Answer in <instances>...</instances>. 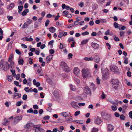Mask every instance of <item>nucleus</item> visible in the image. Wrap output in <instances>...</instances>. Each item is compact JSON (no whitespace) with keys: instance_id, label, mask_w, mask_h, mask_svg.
<instances>
[{"instance_id":"f257e3e1","label":"nucleus","mask_w":132,"mask_h":132,"mask_svg":"<svg viewBox=\"0 0 132 132\" xmlns=\"http://www.w3.org/2000/svg\"><path fill=\"white\" fill-rule=\"evenodd\" d=\"M9 65L7 62H5L2 60L0 63V69L3 71H6L9 68Z\"/></svg>"},{"instance_id":"f03ea898","label":"nucleus","mask_w":132,"mask_h":132,"mask_svg":"<svg viewBox=\"0 0 132 132\" xmlns=\"http://www.w3.org/2000/svg\"><path fill=\"white\" fill-rule=\"evenodd\" d=\"M82 72L83 77L84 78H85L87 76H91L90 71L87 69H82Z\"/></svg>"},{"instance_id":"7ed1b4c3","label":"nucleus","mask_w":132,"mask_h":132,"mask_svg":"<svg viewBox=\"0 0 132 132\" xmlns=\"http://www.w3.org/2000/svg\"><path fill=\"white\" fill-rule=\"evenodd\" d=\"M61 66L63 70L66 72H69L70 71V68L68 66L67 64L64 62H61Z\"/></svg>"},{"instance_id":"20e7f679","label":"nucleus","mask_w":132,"mask_h":132,"mask_svg":"<svg viewBox=\"0 0 132 132\" xmlns=\"http://www.w3.org/2000/svg\"><path fill=\"white\" fill-rule=\"evenodd\" d=\"M109 71L108 69L107 68H105L102 71L103 78L105 80H106L108 78L109 73Z\"/></svg>"},{"instance_id":"39448f33","label":"nucleus","mask_w":132,"mask_h":132,"mask_svg":"<svg viewBox=\"0 0 132 132\" xmlns=\"http://www.w3.org/2000/svg\"><path fill=\"white\" fill-rule=\"evenodd\" d=\"M41 125H34V128H35V132H45L44 129L40 127Z\"/></svg>"},{"instance_id":"423d86ee","label":"nucleus","mask_w":132,"mask_h":132,"mask_svg":"<svg viewBox=\"0 0 132 132\" xmlns=\"http://www.w3.org/2000/svg\"><path fill=\"white\" fill-rule=\"evenodd\" d=\"M112 86L115 89H117L119 84V82L117 79H113L112 81Z\"/></svg>"},{"instance_id":"0eeeda50","label":"nucleus","mask_w":132,"mask_h":132,"mask_svg":"<svg viewBox=\"0 0 132 132\" xmlns=\"http://www.w3.org/2000/svg\"><path fill=\"white\" fill-rule=\"evenodd\" d=\"M22 118L21 116H19L15 117L13 120V125L16 124L19 121L21 120Z\"/></svg>"},{"instance_id":"6e6552de","label":"nucleus","mask_w":132,"mask_h":132,"mask_svg":"<svg viewBox=\"0 0 132 132\" xmlns=\"http://www.w3.org/2000/svg\"><path fill=\"white\" fill-rule=\"evenodd\" d=\"M107 130L110 132H111L114 130V126L111 124H109L107 125Z\"/></svg>"},{"instance_id":"1a4fd4ad","label":"nucleus","mask_w":132,"mask_h":132,"mask_svg":"<svg viewBox=\"0 0 132 132\" xmlns=\"http://www.w3.org/2000/svg\"><path fill=\"white\" fill-rule=\"evenodd\" d=\"M103 121L102 120L100 117H97L95 119L94 122L97 124H100Z\"/></svg>"},{"instance_id":"9d476101","label":"nucleus","mask_w":132,"mask_h":132,"mask_svg":"<svg viewBox=\"0 0 132 132\" xmlns=\"http://www.w3.org/2000/svg\"><path fill=\"white\" fill-rule=\"evenodd\" d=\"M110 69L112 72L116 73H118L119 72L118 68L116 66H113L111 67Z\"/></svg>"},{"instance_id":"9b49d317","label":"nucleus","mask_w":132,"mask_h":132,"mask_svg":"<svg viewBox=\"0 0 132 132\" xmlns=\"http://www.w3.org/2000/svg\"><path fill=\"white\" fill-rule=\"evenodd\" d=\"M93 58V60L96 63H98L100 61L101 57L100 56L96 55H95V57Z\"/></svg>"},{"instance_id":"f8f14e48","label":"nucleus","mask_w":132,"mask_h":132,"mask_svg":"<svg viewBox=\"0 0 132 132\" xmlns=\"http://www.w3.org/2000/svg\"><path fill=\"white\" fill-rule=\"evenodd\" d=\"M73 72L76 76H78L80 73V70L78 67L74 68Z\"/></svg>"},{"instance_id":"ddd939ff","label":"nucleus","mask_w":132,"mask_h":132,"mask_svg":"<svg viewBox=\"0 0 132 132\" xmlns=\"http://www.w3.org/2000/svg\"><path fill=\"white\" fill-rule=\"evenodd\" d=\"M91 46L93 48L96 49H98L99 47V44L93 42L91 43Z\"/></svg>"},{"instance_id":"4468645a","label":"nucleus","mask_w":132,"mask_h":132,"mask_svg":"<svg viewBox=\"0 0 132 132\" xmlns=\"http://www.w3.org/2000/svg\"><path fill=\"white\" fill-rule=\"evenodd\" d=\"M13 118V117L12 116L9 118V119H4V121L3 122V124L4 125H5L6 124L8 125L10 122V120H9V119Z\"/></svg>"},{"instance_id":"2eb2a0df","label":"nucleus","mask_w":132,"mask_h":132,"mask_svg":"<svg viewBox=\"0 0 132 132\" xmlns=\"http://www.w3.org/2000/svg\"><path fill=\"white\" fill-rule=\"evenodd\" d=\"M21 95L20 94L15 93L14 95L13 96V99L19 98L21 97Z\"/></svg>"},{"instance_id":"dca6fc26","label":"nucleus","mask_w":132,"mask_h":132,"mask_svg":"<svg viewBox=\"0 0 132 132\" xmlns=\"http://www.w3.org/2000/svg\"><path fill=\"white\" fill-rule=\"evenodd\" d=\"M38 66V67L36 69L37 70V72L38 73L39 75V76H40L43 75V74L42 72V69H41L40 66Z\"/></svg>"},{"instance_id":"f3484780","label":"nucleus","mask_w":132,"mask_h":132,"mask_svg":"<svg viewBox=\"0 0 132 132\" xmlns=\"http://www.w3.org/2000/svg\"><path fill=\"white\" fill-rule=\"evenodd\" d=\"M53 55H50L47 56L46 58V62L47 63L49 62L53 58Z\"/></svg>"},{"instance_id":"a211bd4d","label":"nucleus","mask_w":132,"mask_h":132,"mask_svg":"<svg viewBox=\"0 0 132 132\" xmlns=\"http://www.w3.org/2000/svg\"><path fill=\"white\" fill-rule=\"evenodd\" d=\"M23 39L24 40L29 41H31L33 40L32 38H31V37L30 36H29L27 37L23 38Z\"/></svg>"},{"instance_id":"6ab92c4d","label":"nucleus","mask_w":132,"mask_h":132,"mask_svg":"<svg viewBox=\"0 0 132 132\" xmlns=\"http://www.w3.org/2000/svg\"><path fill=\"white\" fill-rule=\"evenodd\" d=\"M71 104L72 106L75 108L77 109L79 108L76 102H72L71 103Z\"/></svg>"},{"instance_id":"aec40b11","label":"nucleus","mask_w":132,"mask_h":132,"mask_svg":"<svg viewBox=\"0 0 132 132\" xmlns=\"http://www.w3.org/2000/svg\"><path fill=\"white\" fill-rule=\"evenodd\" d=\"M60 115L64 117H67L68 116V114L67 112H63L60 113Z\"/></svg>"},{"instance_id":"412c9836","label":"nucleus","mask_w":132,"mask_h":132,"mask_svg":"<svg viewBox=\"0 0 132 132\" xmlns=\"http://www.w3.org/2000/svg\"><path fill=\"white\" fill-rule=\"evenodd\" d=\"M14 7V4L13 3H12L9 5L8 6L7 8V9L11 10Z\"/></svg>"},{"instance_id":"4be33fe9","label":"nucleus","mask_w":132,"mask_h":132,"mask_svg":"<svg viewBox=\"0 0 132 132\" xmlns=\"http://www.w3.org/2000/svg\"><path fill=\"white\" fill-rule=\"evenodd\" d=\"M40 84L39 82H37L36 80L35 79H34V85L36 86L37 87L39 86L40 85Z\"/></svg>"},{"instance_id":"5701e85b","label":"nucleus","mask_w":132,"mask_h":132,"mask_svg":"<svg viewBox=\"0 0 132 132\" xmlns=\"http://www.w3.org/2000/svg\"><path fill=\"white\" fill-rule=\"evenodd\" d=\"M49 30L50 32L52 33H54L55 32L56 29L54 27H51L49 28Z\"/></svg>"},{"instance_id":"b1692460","label":"nucleus","mask_w":132,"mask_h":132,"mask_svg":"<svg viewBox=\"0 0 132 132\" xmlns=\"http://www.w3.org/2000/svg\"><path fill=\"white\" fill-rule=\"evenodd\" d=\"M84 60L86 61H92L93 60L94 58L92 57H85L84 58Z\"/></svg>"},{"instance_id":"393cba45","label":"nucleus","mask_w":132,"mask_h":132,"mask_svg":"<svg viewBox=\"0 0 132 132\" xmlns=\"http://www.w3.org/2000/svg\"><path fill=\"white\" fill-rule=\"evenodd\" d=\"M24 62V61L21 58L20 59H19L18 60V64L19 65H23Z\"/></svg>"},{"instance_id":"a878e982","label":"nucleus","mask_w":132,"mask_h":132,"mask_svg":"<svg viewBox=\"0 0 132 132\" xmlns=\"http://www.w3.org/2000/svg\"><path fill=\"white\" fill-rule=\"evenodd\" d=\"M85 89L86 90V91L87 92V93H88L89 94H90V90L89 88V87L88 86H86L85 87Z\"/></svg>"},{"instance_id":"bb28decb","label":"nucleus","mask_w":132,"mask_h":132,"mask_svg":"<svg viewBox=\"0 0 132 132\" xmlns=\"http://www.w3.org/2000/svg\"><path fill=\"white\" fill-rule=\"evenodd\" d=\"M31 123H28L24 126V128L25 129H28L31 126Z\"/></svg>"},{"instance_id":"cd10ccee","label":"nucleus","mask_w":132,"mask_h":132,"mask_svg":"<svg viewBox=\"0 0 132 132\" xmlns=\"http://www.w3.org/2000/svg\"><path fill=\"white\" fill-rule=\"evenodd\" d=\"M40 24V23L39 22H38V21H35V22L34 24L35 28H37Z\"/></svg>"},{"instance_id":"c85d7f7f","label":"nucleus","mask_w":132,"mask_h":132,"mask_svg":"<svg viewBox=\"0 0 132 132\" xmlns=\"http://www.w3.org/2000/svg\"><path fill=\"white\" fill-rule=\"evenodd\" d=\"M13 55L12 54H11L10 55L8 59V61L9 62H11L12 61V59L13 58Z\"/></svg>"},{"instance_id":"c756f323","label":"nucleus","mask_w":132,"mask_h":132,"mask_svg":"<svg viewBox=\"0 0 132 132\" xmlns=\"http://www.w3.org/2000/svg\"><path fill=\"white\" fill-rule=\"evenodd\" d=\"M88 40L86 39L84 40L81 42V45H83L86 44L88 41Z\"/></svg>"},{"instance_id":"7c9ffc66","label":"nucleus","mask_w":132,"mask_h":132,"mask_svg":"<svg viewBox=\"0 0 132 132\" xmlns=\"http://www.w3.org/2000/svg\"><path fill=\"white\" fill-rule=\"evenodd\" d=\"M74 40L75 39L74 38L72 37H71L69 38L68 40V43H70L71 42H74Z\"/></svg>"},{"instance_id":"2f4dec72","label":"nucleus","mask_w":132,"mask_h":132,"mask_svg":"<svg viewBox=\"0 0 132 132\" xmlns=\"http://www.w3.org/2000/svg\"><path fill=\"white\" fill-rule=\"evenodd\" d=\"M28 12V9H25L22 13V15L23 16L25 15Z\"/></svg>"},{"instance_id":"473e14b6","label":"nucleus","mask_w":132,"mask_h":132,"mask_svg":"<svg viewBox=\"0 0 132 132\" xmlns=\"http://www.w3.org/2000/svg\"><path fill=\"white\" fill-rule=\"evenodd\" d=\"M73 122H76L78 123L82 124L83 122L82 120H75Z\"/></svg>"},{"instance_id":"72a5a7b5","label":"nucleus","mask_w":132,"mask_h":132,"mask_svg":"<svg viewBox=\"0 0 132 132\" xmlns=\"http://www.w3.org/2000/svg\"><path fill=\"white\" fill-rule=\"evenodd\" d=\"M98 129L95 128H93L91 130V132H98Z\"/></svg>"},{"instance_id":"f704fd0d","label":"nucleus","mask_w":132,"mask_h":132,"mask_svg":"<svg viewBox=\"0 0 132 132\" xmlns=\"http://www.w3.org/2000/svg\"><path fill=\"white\" fill-rule=\"evenodd\" d=\"M70 87L72 91H75L76 90V89L74 86H73L72 85H70Z\"/></svg>"},{"instance_id":"c9c22d12","label":"nucleus","mask_w":132,"mask_h":132,"mask_svg":"<svg viewBox=\"0 0 132 132\" xmlns=\"http://www.w3.org/2000/svg\"><path fill=\"white\" fill-rule=\"evenodd\" d=\"M112 110L114 111H116L117 109V107L115 105H112L111 106Z\"/></svg>"},{"instance_id":"e433bc0d","label":"nucleus","mask_w":132,"mask_h":132,"mask_svg":"<svg viewBox=\"0 0 132 132\" xmlns=\"http://www.w3.org/2000/svg\"><path fill=\"white\" fill-rule=\"evenodd\" d=\"M104 118L106 120H108L109 118H110V114H107L105 116H104Z\"/></svg>"},{"instance_id":"4c0bfd02","label":"nucleus","mask_w":132,"mask_h":132,"mask_svg":"<svg viewBox=\"0 0 132 132\" xmlns=\"http://www.w3.org/2000/svg\"><path fill=\"white\" fill-rule=\"evenodd\" d=\"M13 77L12 76H9L8 77V80L9 81H11L13 79Z\"/></svg>"},{"instance_id":"58836bf2","label":"nucleus","mask_w":132,"mask_h":132,"mask_svg":"<svg viewBox=\"0 0 132 132\" xmlns=\"http://www.w3.org/2000/svg\"><path fill=\"white\" fill-rule=\"evenodd\" d=\"M35 51V53L37 55H39V51L38 50H36L35 49V48H34V52Z\"/></svg>"},{"instance_id":"ea45409f","label":"nucleus","mask_w":132,"mask_h":132,"mask_svg":"<svg viewBox=\"0 0 132 132\" xmlns=\"http://www.w3.org/2000/svg\"><path fill=\"white\" fill-rule=\"evenodd\" d=\"M119 116L120 119L121 120H124L125 118V116L123 114Z\"/></svg>"},{"instance_id":"a19ab883","label":"nucleus","mask_w":132,"mask_h":132,"mask_svg":"<svg viewBox=\"0 0 132 132\" xmlns=\"http://www.w3.org/2000/svg\"><path fill=\"white\" fill-rule=\"evenodd\" d=\"M53 94L55 96H58L59 95V93L57 91L55 90L54 91Z\"/></svg>"},{"instance_id":"79ce46f5","label":"nucleus","mask_w":132,"mask_h":132,"mask_svg":"<svg viewBox=\"0 0 132 132\" xmlns=\"http://www.w3.org/2000/svg\"><path fill=\"white\" fill-rule=\"evenodd\" d=\"M101 96V97L102 99H104L106 97L105 95L103 92H102V95Z\"/></svg>"},{"instance_id":"37998d69","label":"nucleus","mask_w":132,"mask_h":132,"mask_svg":"<svg viewBox=\"0 0 132 132\" xmlns=\"http://www.w3.org/2000/svg\"><path fill=\"white\" fill-rule=\"evenodd\" d=\"M28 26V24L26 23V22L24 23L23 24V25L22 27V28L23 29H24L27 27Z\"/></svg>"},{"instance_id":"c03bdc74","label":"nucleus","mask_w":132,"mask_h":132,"mask_svg":"<svg viewBox=\"0 0 132 132\" xmlns=\"http://www.w3.org/2000/svg\"><path fill=\"white\" fill-rule=\"evenodd\" d=\"M23 103L22 101H18L16 102V105L17 106H20L22 103Z\"/></svg>"},{"instance_id":"a18cd8bd","label":"nucleus","mask_w":132,"mask_h":132,"mask_svg":"<svg viewBox=\"0 0 132 132\" xmlns=\"http://www.w3.org/2000/svg\"><path fill=\"white\" fill-rule=\"evenodd\" d=\"M105 0H96L97 1L99 4H102Z\"/></svg>"},{"instance_id":"49530a36","label":"nucleus","mask_w":132,"mask_h":132,"mask_svg":"<svg viewBox=\"0 0 132 132\" xmlns=\"http://www.w3.org/2000/svg\"><path fill=\"white\" fill-rule=\"evenodd\" d=\"M49 22H50V21L49 20H46V21L45 22V26H46V27H47V26L49 23Z\"/></svg>"},{"instance_id":"de8ad7c7","label":"nucleus","mask_w":132,"mask_h":132,"mask_svg":"<svg viewBox=\"0 0 132 132\" xmlns=\"http://www.w3.org/2000/svg\"><path fill=\"white\" fill-rule=\"evenodd\" d=\"M24 90L26 92H29L30 91L29 88L28 87H25L24 89Z\"/></svg>"},{"instance_id":"09e8293b","label":"nucleus","mask_w":132,"mask_h":132,"mask_svg":"<svg viewBox=\"0 0 132 132\" xmlns=\"http://www.w3.org/2000/svg\"><path fill=\"white\" fill-rule=\"evenodd\" d=\"M23 8V6H19L18 7V12L19 13L20 12H21Z\"/></svg>"},{"instance_id":"8fccbe9b","label":"nucleus","mask_w":132,"mask_h":132,"mask_svg":"<svg viewBox=\"0 0 132 132\" xmlns=\"http://www.w3.org/2000/svg\"><path fill=\"white\" fill-rule=\"evenodd\" d=\"M47 81L50 84H51L52 83V82L51 79L49 78H47Z\"/></svg>"},{"instance_id":"3c124183","label":"nucleus","mask_w":132,"mask_h":132,"mask_svg":"<svg viewBox=\"0 0 132 132\" xmlns=\"http://www.w3.org/2000/svg\"><path fill=\"white\" fill-rule=\"evenodd\" d=\"M74 80L76 84H79L80 83V81L79 79L77 78H75Z\"/></svg>"},{"instance_id":"603ef678","label":"nucleus","mask_w":132,"mask_h":132,"mask_svg":"<svg viewBox=\"0 0 132 132\" xmlns=\"http://www.w3.org/2000/svg\"><path fill=\"white\" fill-rule=\"evenodd\" d=\"M100 22L102 23H106V20L104 19H100Z\"/></svg>"},{"instance_id":"864d4df0","label":"nucleus","mask_w":132,"mask_h":132,"mask_svg":"<svg viewBox=\"0 0 132 132\" xmlns=\"http://www.w3.org/2000/svg\"><path fill=\"white\" fill-rule=\"evenodd\" d=\"M27 96L26 94H24L22 96V99L24 100H26L27 99Z\"/></svg>"},{"instance_id":"5fc2aeb1","label":"nucleus","mask_w":132,"mask_h":132,"mask_svg":"<svg viewBox=\"0 0 132 132\" xmlns=\"http://www.w3.org/2000/svg\"><path fill=\"white\" fill-rule=\"evenodd\" d=\"M7 18L8 19V20L9 21H11L13 19V18L12 16H7Z\"/></svg>"},{"instance_id":"6e6d98bb","label":"nucleus","mask_w":132,"mask_h":132,"mask_svg":"<svg viewBox=\"0 0 132 132\" xmlns=\"http://www.w3.org/2000/svg\"><path fill=\"white\" fill-rule=\"evenodd\" d=\"M80 113V112L79 111L76 112L75 113L74 115L75 116H77Z\"/></svg>"},{"instance_id":"4d7b16f0","label":"nucleus","mask_w":132,"mask_h":132,"mask_svg":"<svg viewBox=\"0 0 132 132\" xmlns=\"http://www.w3.org/2000/svg\"><path fill=\"white\" fill-rule=\"evenodd\" d=\"M63 13L64 14V16H66L67 14L69 13V12L66 11H64L63 12Z\"/></svg>"},{"instance_id":"13d9d810","label":"nucleus","mask_w":132,"mask_h":132,"mask_svg":"<svg viewBox=\"0 0 132 132\" xmlns=\"http://www.w3.org/2000/svg\"><path fill=\"white\" fill-rule=\"evenodd\" d=\"M89 34V33L87 31H85L84 32H82L81 34V35L83 36H85V35H88Z\"/></svg>"},{"instance_id":"bf43d9fd","label":"nucleus","mask_w":132,"mask_h":132,"mask_svg":"<svg viewBox=\"0 0 132 132\" xmlns=\"http://www.w3.org/2000/svg\"><path fill=\"white\" fill-rule=\"evenodd\" d=\"M114 27L116 28H118V27L119 24L116 22H114Z\"/></svg>"},{"instance_id":"052dcab7","label":"nucleus","mask_w":132,"mask_h":132,"mask_svg":"<svg viewBox=\"0 0 132 132\" xmlns=\"http://www.w3.org/2000/svg\"><path fill=\"white\" fill-rule=\"evenodd\" d=\"M63 36V33L62 32H60L59 35L58 36V37L59 38H62Z\"/></svg>"},{"instance_id":"680f3d73","label":"nucleus","mask_w":132,"mask_h":132,"mask_svg":"<svg viewBox=\"0 0 132 132\" xmlns=\"http://www.w3.org/2000/svg\"><path fill=\"white\" fill-rule=\"evenodd\" d=\"M40 66L38 64H35L34 65V67L35 69H36L39 67L38 66Z\"/></svg>"},{"instance_id":"e2e57ef3","label":"nucleus","mask_w":132,"mask_h":132,"mask_svg":"<svg viewBox=\"0 0 132 132\" xmlns=\"http://www.w3.org/2000/svg\"><path fill=\"white\" fill-rule=\"evenodd\" d=\"M125 32L123 31H121L120 32V35L121 36L123 37L124 35Z\"/></svg>"},{"instance_id":"0e129e2a","label":"nucleus","mask_w":132,"mask_h":132,"mask_svg":"<svg viewBox=\"0 0 132 132\" xmlns=\"http://www.w3.org/2000/svg\"><path fill=\"white\" fill-rule=\"evenodd\" d=\"M32 21L31 20L28 19L26 22L29 25L31 23Z\"/></svg>"},{"instance_id":"69168bd1","label":"nucleus","mask_w":132,"mask_h":132,"mask_svg":"<svg viewBox=\"0 0 132 132\" xmlns=\"http://www.w3.org/2000/svg\"><path fill=\"white\" fill-rule=\"evenodd\" d=\"M27 112L28 113H31L33 112V110L32 108H30L27 111Z\"/></svg>"},{"instance_id":"338daca9","label":"nucleus","mask_w":132,"mask_h":132,"mask_svg":"<svg viewBox=\"0 0 132 132\" xmlns=\"http://www.w3.org/2000/svg\"><path fill=\"white\" fill-rule=\"evenodd\" d=\"M106 46H108V47L109 50H110L111 47V45L109 43H106Z\"/></svg>"},{"instance_id":"774afa93","label":"nucleus","mask_w":132,"mask_h":132,"mask_svg":"<svg viewBox=\"0 0 132 132\" xmlns=\"http://www.w3.org/2000/svg\"><path fill=\"white\" fill-rule=\"evenodd\" d=\"M129 117L130 118L132 119V111H131L129 113Z\"/></svg>"}]
</instances>
